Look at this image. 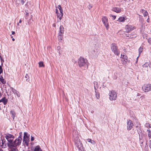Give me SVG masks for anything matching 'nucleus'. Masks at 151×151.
Segmentation results:
<instances>
[{"mask_svg": "<svg viewBox=\"0 0 151 151\" xmlns=\"http://www.w3.org/2000/svg\"><path fill=\"white\" fill-rule=\"evenodd\" d=\"M74 142L75 146L79 151H85L83 148V144L78 136L74 137Z\"/></svg>", "mask_w": 151, "mask_h": 151, "instance_id": "f257e3e1", "label": "nucleus"}, {"mask_svg": "<svg viewBox=\"0 0 151 151\" xmlns=\"http://www.w3.org/2000/svg\"><path fill=\"white\" fill-rule=\"evenodd\" d=\"M22 140V138L19 136L17 139H16L14 142L12 141L9 147L11 148L12 147H16L19 146L21 144Z\"/></svg>", "mask_w": 151, "mask_h": 151, "instance_id": "f03ea898", "label": "nucleus"}, {"mask_svg": "<svg viewBox=\"0 0 151 151\" xmlns=\"http://www.w3.org/2000/svg\"><path fill=\"white\" fill-rule=\"evenodd\" d=\"M87 62V60L86 59H85L82 57H80L78 59V65L80 67L84 66L86 65Z\"/></svg>", "mask_w": 151, "mask_h": 151, "instance_id": "7ed1b4c3", "label": "nucleus"}, {"mask_svg": "<svg viewBox=\"0 0 151 151\" xmlns=\"http://www.w3.org/2000/svg\"><path fill=\"white\" fill-rule=\"evenodd\" d=\"M5 138L8 141L7 145L9 147L10 145V143H11L13 141L14 138V136L11 134H5Z\"/></svg>", "mask_w": 151, "mask_h": 151, "instance_id": "20e7f679", "label": "nucleus"}, {"mask_svg": "<svg viewBox=\"0 0 151 151\" xmlns=\"http://www.w3.org/2000/svg\"><path fill=\"white\" fill-rule=\"evenodd\" d=\"M112 51L116 55H118L119 54V51L118 50L117 46L115 44H112L111 45Z\"/></svg>", "mask_w": 151, "mask_h": 151, "instance_id": "39448f33", "label": "nucleus"}, {"mask_svg": "<svg viewBox=\"0 0 151 151\" xmlns=\"http://www.w3.org/2000/svg\"><path fill=\"white\" fill-rule=\"evenodd\" d=\"M142 88L143 91L145 92H147L151 91V84H145L142 86Z\"/></svg>", "mask_w": 151, "mask_h": 151, "instance_id": "423d86ee", "label": "nucleus"}, {"mask_svg": "<svg viewBox=\"0 0 151 151\" xmlns=\"http://www.w3.org/2000/svg\"><path fill=\"white\" fill-rule=\"evenodd\" d=\"M109 99L111 100H115L117 97L116 93L114 91H112L109 93Z\"/></svg>", "mask_w": 151, "mask_h": 151, "instance_id": "0eeeda50", "label": "nucleus"}, {"mask_svg": "<svg viewBox=\"0 0 151 151\" xmlns=\"http://www.w3.org/2000/svg\"><path fill=\"white\" fill-rule=\"evenodd\" d=\"M102 20L106 29L108 30L109 28L108 18L104 16L102 18Z\"/></svg>", "mask_w": 151, "mask_h": 151, "instance_id": "6e6552de", "label": "nucleus"}, {"mask_svg": "<svg viewBox=\"0 0 151 151\" xmlns=\"http://www.w3.org/2000/svg\"><path fill=\"white\" fill-rule=\"evenodd\" d=\"M121 58H122V61L123 64H125L128 61V57L124 53L122 54Z\"/></svg>", "mask_w": 151, "mask_h": 151, "instance_id": "1a4fd4ad", "label": "nucleus"}, {"mask_svg": "<svg viewBox=\"0 0 151 151\" xmlns=\"http://www.w3.org/2000/svg\"><path fill=\"white\" fill-rule=\"evenodd\" d=\"M133 126V124L132 121L130 120H129L127 121V129L129 130L131 129Z\"/></svg>", "mask_w": 151, "mask_h": 151, "instance_id": "9d476101", "label": "nucleus"}, {"mask_svg": "<svg viewBox=\"0 0 151 151\" xmlns=\"http://www.w3.org/2000/svg\"><path fill=\"white\" fill-rule=\"evenodd\" d=\"M134 27L131 25H127L125 27L126 30L127 32H129L134 29Z\"/></svg>", "mask_w": 151, "mask_h": 151, "instance_id": "9b49d317", "label": "nucleus"}, {"mask_svg": "<svg viewBox=\"0 0 151 151\" xmlns=\"http://www.w3.org/2000/svg\"><path fill=\"white\" fill-rule=\"evenodd\" d=\"M27 0H15L16 4L18 5H23Z\"/></svg>", "mask_w": 151, "mask_h": 151, "instance_id": "f8f14e48", "label": "nucleus"}, {"mask_svg": "<svg viewBox=\"0 0 151 151\" xmlns=\"http://www.w3.org/2000/svg\"><path fill=\"white\" fill-rule=\"evenodd\" d=\"M10 89H11V90L12 92L16 94L17 96L18 97H19L20 96V94L18 91L16 90L15 89L13 88L12 87H11Z\"/></svg>", "mask_w": 151, "mask_h": 151, "instance_id": "ddd939ff", "label": "nucleus"}, {"mask_svg": "<svg viewBox=\"0 0 151 151\" xmlns=\"http://www.w3.org/2000/svg\"><path fill=\"white\" fill-rule=\"evenodd\" d=\"M0 146L2 148H5L6 147V144L5 140H1L0 143Z\"/></svg>", "mask_w": 151, "mask_h": 151, "instance_id": "4468645a", "label": "nucleus"}, {"mask_svg": "<svg viewBox=\"0 0 151 151\" xmlns=\"http://www.w3.org/2000/svg\"><path fill=\"white\" fill-rule=\"evenodd\" d=\"M127 19V18L126 16L124 17H120L117 20V21L120 22H124L125 20Z\"/></svg>", "mask_w": 151, "mask_h": 151, "instance_id": "2eb2a0df", "label": "nucleus"}, {"mask_svg": "<svg viewBox=\"0 0 151 151\" xmlns=\"http://www.w3.org/2000/svg\"><path fill=\"white\" fill-rule=\"evenodd\" d=\"M57 22H60L62 18V17L63 16V13H57Z\"/></svg>", "mask_w": 151, "mask_h": 151, "instance_id": "dca6fc26", "label": "nucleus"}, {"mask_svg": "<svg viewBox=\"0 0 151 151\" xmlns=\"http://www.w3.org/2000/svg\"><path fill=\"white\" fill-rule=\"evenodd\" d=\"M113 11L116 13H120L122 11V9L120 8L115 7L113 8Z\"/></svg>", "mask_w": 151, "mask_h": 151, "instance_id": "f3484780", "label": "nucleus"}, {"mask_svg": "<svg viewBox=\"0 0 151 151\" xmlns=\"http://www.w3.org/2000/svg\"><path fill=\"white\" fill-rule=\"evenodd\" d=\"M2 102L4 105L6 104L7 102V99L5 97L1 99L0 100V102Z\"/></svg>", "mask_w": 151, "mask_h": 151, "instance_id": "a211bd4d", "label": "nucleus"}, {"mask_svg": "<svg viewBox=\"0 0 151 151\" xmlns=\"http://www.w3.org/2000/svg\"><path fill=\"white\" fill-rule=\"evenodd\" d=\"M0 83H2V84H5L6 83V81L3 78V77L1 76H0Z\"/></svg>", "mask_w": 151, "mask_h": 151, "instance_id": "6ab92c4d", "label": "nucleus"}, {"mask_svg": "<svg viewBox=\"0 0 151 151\" xmlns=\"http://www.w3.org/2000/svg\"><path fill=\"white\" fill-rule=\"evenodd\" d=\"M63 34L59 33L58 35V39L60 41H61L63 38Z\"/></svg>", "mask_w": 151, "mask_h": 151, "instance_id": "aec40b11", "label": "nucleus"}, {"mask_svg": "<svg viewBox=\"0 0 151 151\" xmlns=\"http://www.w3.org/2000/svg\"><path fill=\"white\" fill-rule=\"evenodd\" d=\"M64 31V29L63 26L62 25H61L59 28V33L63 34Z\"/></svg>", "mask_w": 151, "mask_h": 151, "instance_id": "412c9836", "label": "nucleus"}, {"mask_svg": "<svg viewBox=\"0 0 151 151\" xmlns=\"http://www.w3.org/2000/svg\"><path fill=\"white\" fill-rule=\"evenodd\" d=\"M34 151H42L39 145L35 147Z\"/></svg>", "mask_w": 151, "mask_h": 151, "instance_id": "4be33fe9", "label": "nucleus"}, {"mask_svg": "<svg viewBox=\"0 0 151 151\" xmlns=\"http://www.w3.org/2000/svg\"><path fill=\"white\" fill-rule=\"evenodd\" d=\"M139 56L137 57V60L136 61V62H137V60L138 58L140 56V53L142 52L143 51V48L141 47H140L139 48Z\"/></svg>", "mask_w": 151, "mask_h": 151, "instance_id": "5701e85b", "label": "nucleus"}, {"mask_svg": "<svg viewBox=\"0 0 151 151\" xmlns=\"http://www.w3.org/2000/svg\"><path fill=\"white\" fill-rule=\"evenodd\" d=\"M23 141L24 142H25V143L26 145H27L29 142V137H27L26 138H23Z\"/></svg>", "mask_w": 151, "mask_h": 151, "instance_id": "b1692460", "label": "nucleus"}, {"mask_svg": "<svg viewBox=\"0 0 151 151\" xmlns=\"http://www.w3.org/2000/svg\"><path fill=\"white\" fill-rule=\"evenodd\" d=\"M87 140L88 142L91 143L93 145H94L96 143L95 141L93 140H92L90 139H87Z\"/></svg>", "mask_w": 151, "mask_h": 151, "instance_id": "393cba45", "label": "nucleus"}, {"mask_svg": "<svg viewBox=\"0 0 151 151\" xmlns=\"http://www.w3.org/2000/svg\"><path fill=\"white\" fill-rule=\"evenodd\" d=\"M10 113L12 115V117L13 120H14L15 115V113L12 110H11L10 111Z\"/></svg>", "mask_w": 151, "mask_h": 151, "instance_id": "a878e982", "label": "nucleus"}, {"mask_svg": "<svg viewBox=\"0 0 151 151\" xmlns=\"http://www.w3.org/2000/svg\"><path fill=\"white\" fill-rule=\"evenodd\" d=\"M58 9H59L60 11V14L63 13V10L61 6L60 5H59L58 6Z\"/></svg>", "mask_w": 151, "mask_h": 151, "instance_id": "bb28decb", "label": "nucleus"}, {"mask_svg": "<svg viewBox=\"0 0 151 151\" xmlns=\"http://www.w3.org/2000/svg\"><path fill=\"white\" fill-rule=\"evenodd\" d=\"M95 92L96 93V99H99L100 98V94H99L96 91V90H95Z\"/></svg>", "mask_w": 151, "mask_h": 151, "instance_id": "cd10ccee", "label": "nucleus"}, {"mask_svg": "<svg viewBox=\"0 0 151 151\" xmlns=\"http://www.w3.org/2000/svg\"><path fill=\"white\" fill-rule=\"evenodd\" d=\"M149 65V64L148 63H146L142 65V67L144 68H147Z\"/></svg>", "mask_w": 151, "mask_h": 151, "instance_id": "c85d7f7f", "label": "nucleus"}, {"mask_svg": "<svg viewBox=\"0 0 151 151\" xmlns=\"http://www.w3.org/2000/svg\"><path fill=\"white\" fill-rule=\"evenodd\" d=\"M94 85V88L95 90H96V88L98 87V82L96 81H94L93 83Z\"/></svg>", "mask_w": 151, "mask_h": 151, "instance_id": "c756f323", "label": "nucleus"}, {"mask_svg": "<svg viewBox=\"0 0 151 151\" xmlns=\"http://www.w3.org/2000/svg\"><path fill=\"white\" fill-rule=\"evenodd\" d=\"M39 64L40 67H44V66L43 63L42 61L39 62Z\"/></svg>", "mask_w": 151, "mask_h": 151, "instance_id": "7c9ffc66", "label": "nucleus"}, {"mask_svg": "<svg viewBox=\"0 0 151 151\" xmlns=\"http://www.w3.org/2000/svg\"><path fill=\"white\" fill-rule=\"evenodd\" d=\"M147 130L148 132V136L149 137V139H150L151 138V131L149 129H147Z\"/></svg>", "mask_w": 151, "mask_h": 151, "instance_id": "2f4dec72", "label": "nucleus"}, {"mask_svg": "<svg viewBox=\"0 0 151 151\" xmlns=\"http://www.w3.org/2000/svg\"><path fill=\"white\" fill-rule=\"evenodd\" d=\"M9 148L10 149L9 150V151H18V150L16 148H12V147H11Z\"/></svg>", "mask_w": 151, "mask_h": 151, "instance_id": "473e14b6", "label": "nucleus"}, {"mask_svg": "<svg viewBox=\"0 0 151 151\" xmlns=\"http://www.w3.org/2000/svg\"><path fill=\"white\" fill-rule=\"evenodd\" d=\"M27 137H28L27 136V133L26 132H24V138H27Z\"/></svg>", "mask_w": 151, "mask_h": 151, "instance_id": "72a5a7b5", "label": "nucleus"}, {"mask_svg": "<svg viewBox=\"0 0 151 151\" xmlns=\"http://www.w3.org/2000/svg\"><path fill=\"white\" fill-rule=\"evenodd\" d=\"M148 14V13L146 11H145V12L144 13L143 15L144 17L146 16Z\"/></svg>", "mask_w": 151, "mask_h": 151, "instance_id": "f704fd0d", "label": "nucleus"}, {"mask_svg": "<svg viewBox=\"0 0 151 151\" xmlns=\"http://www.w3.org/2000/svg\"><path fill=\"white\" fill-rule=\"evenodd\" d=\"M3 72V69L1 66H0V74L2 73Z\"/></svg>", "mask_w": 151, "mask_h": 151, "instance_id": "c9c22d12", "label": "nucleus"}, {"mask_svg": "<svg viewBox=\"0 0 151 151\" xmlns=\"http://www.w3.org/2000/svg\"><path fill=\"white\" fill-rule=\"evenodd\" d=\"M149 145L150 147L151 148V140H150L149 142Z\"/></svg>", "mask_w": 151, "mask_h": 151, "instance_id": "e433bc0d", "label": "nucleus"}, {"mask_svg": "<svg viewBox=\"0 0 151 151\" xmlns=\"http://www.w3.org/2000/svg\"><path fill=\"white\" fill-rule=\"evenodd\" d=\"M92 7V5L91 4H89L88 5V9H91Z\"/></svg>", "mask_w": 151, "mask_h": 151, "instance_id": "4c0bfd02", "label": "nucleus"}, {"mask_svg": "<svg viewBox=\"0 0 151 151\" xmlns=\"http://www.w3.org/2000/svg\"><path fill=\"white\" fill-rule=\"evenodd\" d=\"M148 42L151 44V38H149L148 40Z\"/></svg>", "mask_w": 151, "mask_h": 151, "instance_id": "58836bf2", "label": "nucleus"}, {"mask_svg": "<svg viewBox=\"0 0 151 151\" xmlns=\"http://www.w3.org/2000/svg\"><path fill=\"white\" fill-rule=\"evenodd\" d=\"M146 126L147 127H149V128H150L151 127L150 126V124L149 123H147L146 124Z\"/></svg>", "mask_w": 151, "mask_h": 151, "instance_id": "ea45409f", "label": "nucleus"}, {"mask_svg": "<svg viewBox=\"0 0 151 151\" xmlns=\"http://www.w3.org/2000/svg\"><path fill=\"white\" fill-rule=\"evenodd\" d=\"M111 17L113 18V19L114 20L116 18V16L115 15H111Z\"/></svg>", "mask_w": 151, "mask_h": 151, "instance_id": "a19ab883", "label": "nucleus"}, {"mask_svg": "<svg viewBox=\"0 0 151 151\" xmlns=\"http://www.w3.org/2000/svg\"><path fill=\"white\" fill-rule=\"evenodd\" d=\"M34 140V137L32 136L31 137V140L32 141H33Z\"/></svg>", "mask_w": 151, "mask_h": 151, "instance_id": "79ce46f5", "label": "nucleus"}, {"mask_svg": "<svg viewBox=\"0 0 151 151\" xmlns=\"http://www.w3.org/2000/svg\"><path fill=\"white\" fill-rule=\"evenodd\" d=\"M146 11H145V10H144V9H142L141 10V12H142V13H144V12H145Z\"/></svg>", "mask_w": 151, "mask_h": 151, "instance_id": "37998d69", "label": "nucleus"}, {"mask_svg": "<svg viewBox=\"0 0 151 151\" xmlns=\"http://www.w3.org/2000/svg\"><path fill=\"white\" fill-rule=\"evenodd\" d=\"M147 22H149L150 19H149V18H148L147 19Z\"/></svg>", "mask_w": 151, "mask_h": 151, "instance_id": "c03bdc74", "label": "nucleus"}, {"mask_svg": "<svg viewBox=\"0 0 151 151\" xmlns=\"http://www.w3.org/2000/svg\"><path fill=\"white\" fill-rule=\"evenodd\" d=\"M58 10L57 9H56V13L57 14V13H58Z\"/></svg>", "mask_w": 151, "mask_h": 151, "instance_id": "a18cd8bd", "label": "nucleus"}, {"mask_svg": "<svg viewBox=\"0 0 151 151\" xmlns=\"http://www.w3.org/2000/svg\"><path fill=\"white\" fill-rule=\"evenodd\" d=\"M29 15V13L27 12H26V16H28Z\"/></svg>", "mask_w": 151, "mask_h": 151, "instance_id": "49530a36", "label": "nucleus"}, {"mask_svg": "<svg viewBox=\"0 0 151 151\" xmlns=\"http://www.w3.org/2000/svg\"><path fill=\"white\" fill-rule=\"evenodd\" d=\"M15 32L14 31H12V35H14L15 34Z\"/></svg>", "mask_w": 151, "mask_h": 151, "instance_id": "de8ad7c7", "label": "nucleus"}, {"mask_svg": "<svg viewBox=\"0 0 151 151\" xmlns=\"http://www.w3.org/2000/svg\"><path fill=\"white\" fill-rule=\"evenodd\" d=\"M52 26L53 27H55V26H56L55 24H53L52 25Z\"/></svg>", "mask_w": 151, "mask_h": 151, "instance_id": "09e8293b", "label": "nucleus"}, {"mask_svg": "<svg viewBox=\"0 0 151 151\" xmlns=\"http://www.w3.org/2000/svg\"><path fill=\"white\" fill-rule=\"evenodd\" d=\"M21 22H22V21H21V20L20 19V20H19V23H21Z\"/></svg>", "mask_w": 151, "mask_h": 151, "instance_id": "8fccbe9b", "label": "nucleus"}, {"mask_svg": "<svg viewBox=\"0 0 151 151\" xmlns=\"http://www.w3.org/2000/svg\"><path fill=\"white\" fill-rule=\"evenodd\" d=\"M12 40L13 41H14L15 40V39L14 38H12Z\"/></svg>", "mask_w": 151, "mask_h": 151, "instance_id": "3c124183", "label": "nucleus"}, {"mask_svg": "<svg viewBox=\"0 0 151 151\" xmlns=\"http://www.w3.org/2000/svg\"><path fill=\"white\" fill-rule=\"evenodd\" d=\"M1 93H0V98L1 97Z\"/></svg>", "mask_w": 151, "mask_h": 151, "instance_id": "603ef678", "label": "nucleus"}, {"mask_svg": "<svg viewBox=\"0 0 151 151\" xmlns=\"http://www.w3.org/2000/svg\"><path fill=\"white\" fill-rule=\"evenodd\" d=\"M58 49H59L60 48V47L59 46L58 47H57Z\"/></svg>", "mask_w": 151, "mask_h": 151, "instance_id": "864d4df0", "label": "nucleus"}, {"mask_svg": "<svg viewBox=\"0 0 151 151\" xmlns=\"http://www.w3.org/2000/svg\"><path fill=\"white\" fill-rule=\"evenodd\" d=\"M27 76V74H26V76H25V78H27V77L26 76Z\"/></svg>", "mask_w": 151, "mask_h": 151, "instance_id": "5fc2aeb1", "label": "nucleus"}, {"mask_svg": "<svg viewBox=\"0 0 151 151\" xmlns=\"http://www.w3.org/2000/svg\"><path fill=\"white\" fill-rule=\"evenodd\" d=\"M17 25H19V23H18L17 24Z\"/></svg>", "mask_w": 151, "mask_h": 151, "instance_id": "6e6d98bb", "label": "nucleus"}, {"mask_svg": "<svg viewBox=\"0 0 151 151\" xmlns=\"http://www.w3.org/2000/svg\"><path fill=\"white\" fill-rule=\"evenodd\" d=\"M3 65V63H1V65Z\"/></svg>", "mask_w": 151, "mask_h": 151, "instance_id": "4d7b16f0", "label": "nucleus"}]
</instances>
